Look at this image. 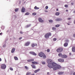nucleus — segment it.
Instances as JSON below:
<instances>
[{"mask_svg":"<svg viewBox=\"0 0 75 75\" xmlns=\"http://www.w3.org/2000/svg\"><path fill=\"white\" fill-rule=\"evenodd\" d=\"M38 20L39 22L40 23H43L44 20H43L41 18H38Z\"/></svg>","mask_w":75,"mask_h":75,"instance_id":"nucleus-6","label":"nucleus"},{"mask_svg":"<svg viewBox=\"0 0 75 75\" xmlns=\"http://www.w3.org/2000/svg\"><path fill=\"white\" fill-rule=\"evenodd\" d=\"M71 54H72V53H69V55H71Z\"/></svg>","mask_w":75,"mask_h":75,"instance_id":"nucleus-48","label":"nucleus"},{"mask_svg":"<svg viewBox=\"0 0 75 75\" xmlns=\"http://www.w3.org/2000/svg\"><path fill=\"white\" fill-rule=\"evenodd\" d=\"M40 71V69H39L37 70H36L34 72L35 73H37L38 72V71Z\"/></svg>","mask_w":75,"mask_h":75,"instance_id":"nucleus-16","label":"nucleus"},{"mask_svg":"<svg viewBox=\"0 0 75 75\" xmlns=\"http://www.w3.org/2000/svg\"><path fill=\"white\" fill-rule=\"evenodd\" d=\"M36 14V13H32V15L33 16H35V15Z\"/></svg>","mask_w":75,"mask_h":75,"instance_id":"nucleus-36","label":"nucleus"},{"mask_svg":"<svg viewBox=\"0 0 75 75\" xmlns=\"http://www.w3.org/2000/svg\"><path fill=\"white\" fill-rule=\"evenodd\" d=\"M1 34H2V33H0V35H1Z\"/></svg>","mask_w":75,"mask_h":75,"instance_id":"nucleus-54","label":"nucleus"},{"mask_svg":"<svg viewBox=\"0 0 75 75\" xmlns=\"http://www.w3.org/2000/svg\"><path fill=\"white\" fill-rule=\"evenodd\" d=\"M56 11H58V9L57 8V9H56Z\"/></svg>","mask_w":75,"mask_h":75,"instance_id":"nucleus-51","label":"nucleus"},{"mask_svg":"<svg viewBox=\"0 0 75 75\" xmlns=\"http://www.w3.org/2000/svg\"><path fill=\"white\" fill-rule=\"evenodd\" d=\"M22 37H20L19 38V40H21L22 38Z\"/></svg>","mask_w":75,"mask_h":75,"instance_id":"nucleus-43","label":"nucleus"},{"mask_svg":"<svg viewBox=\"0 0 75 75\" xmlns=\"http://www.w3.org/2000/svg\"><path fill=\"white\" fill-rule=\"evenodd\" d=\"M31 74V73L29 72H28L27 73L26 75H30Z\"/></svg>","mask_w":75,"mask_h":75,"instance_id":"nucleus-27","label":"nucleus"},{"mask_svg":"<svg viewBox=\"0 0 75 75\" xmlns=\"http://www.w3.org/2000/svg\"><path fill=\"white\" fill-rule=\"evenodd\" d=\"M67 40H66V41H67Z\"/></svg>","mask_w":75,"mask_h":75,"instance_id":"nucleus-58","label":"nucleus"},{"mask_svg":"<svg viewBox=\"0 0 75 75\" xmlns=\"http://www.w3.org/2000/svg\"><path fill=\"white\" fill-rule=\"evenodd\" d=\"M73 75H75V72H74V73H73Z\"/></svg>","mask_w":75,"mask_h":75,"instance_id":"nucleus-50","label":"nucleus"},{"mask_svg":"<svg viewBox=\"0 0 75 75\" xmlns=\"http://www.w3.org/2000/svg\"><path fill=\"white\" fill-rule=\"evenodd\" d=\"M20 33H21V34H23V32H22V31H20Z\"/></svg>","mask_w":75,"mask_h":75,"instance_id":"nucleus-46","label":"nucleus"},{"mask_svg":"<svg viewBox=\"0 0 75 75\" xmlns=\"http://www.w3.org/2000/svg\"><path fill=\"white\" fill-rule=\"evenodd\" d=\"M25 68L26 69H28V67H27V66H25Z\"/></svg>","mask_w":75,"mask_h":75,"instance_id":"nucleus-39","label":"nucleus"},{"mask_svg":"<svg viewBox=\"0 0 75 75\" xmlns=\"http://www.w3.org/2000/svg\"><path fill=\"white\" fill-rule=\"evenodd\" d=\"M0 31H1V30H0Z\"/></svg>","mask_w":75,"mask_h":75,"instance_id":"nucleus-59","label":"nucleus"},{"mask_svg":"<svg viewBox=\"0 0 75 75\" xmlns=\"http://www.w3.org/2000/svg\"><path fill=\"white\" fill-rule=\"evenodd\" d=\"M68 44L67 43H65L64 44V46L65 47H66L68 46Z\"/></svg>","mask_w":75,"mask_h":75,"instance_id":"nucleus-14","label":"nucleus"},{"mask_svg":"<svg viewBox=\"0 0 75 75\" xmlns=\"http://www.w3.org/2000/svg\"><path fill=\"white\" fill-rule=\"evenodd\" d=\"M15 11L16 12L18 11V8H16L15 9Z\"/></svg>","mask_w":75,"mask_h":75,"instance_id":"nucleus-32","label":"nucleus"},{"mask_svg":"<svg viewBox=\"0 0 75 75\" xmlns=\"http://www.w3.org/2000/svg\"><path fill=\"white\" fill-rule=\"evenodd\" d=\"M34 59H30L27 60L28 62H32V61H34Z\"/></svg>","mask_w":75,"mask_h":75,"instance_id":"nucleus-13","label":"nucleus"},{"mask_svg":"<svg viewBox=\"0 0 75 75\" xmlns=\"http://www.w3.org/2000/svg\"><path fill=\"white\" fill-rule=\"evenodd\" d=\"M51 33H49L45 34V37L46 38H48L50 37V36H51Z\"/></svg>","mask_w":75,"mask_h":75,"instance_id":"nucleus-3","label":"nucleus"},{"mask_svg":"<svg viewBox=\"0 0 75 75\" xmlns=\"http://www.w3.org/2000/svg\"><path fill=\"white\" fill-rule=\"evenodd\" d=\"M74 13H75V11H74Z\"/></svg>","mask_w":75,"mask_h":75,"instance_id":"nucleus-57","label":"nucleus"},{"mask_svg":"<svg viewBox=\"0 0 75 75\" xmlns=\"http://www.w3.org/2000/svg\"><path fill=\"white\" fill-rule=\"evenodd\" d=\"M30 44V42H28L25 43L24 45V46H28Z\"/></svg>","mask_w":75,"mask_h":75,"instance_id":"nucleus-8","label":"nucleus"},{"mask_svg":"<svg viewBox=\"0 0 75 75\" xmlns=\"http://www.w3.org/2000/svg\"><path fill=\"white\" fill-rule=\"evenodd\" d=\"M49 23H52L53 22V21L52 20H50L49 21Z\"/></svg>","mask_w":75,"mask_h":75,"instance_id":"nucleus-30","label":"nucleus"},{"mask_svg":"<svg viewBox=\"0 0 75 75\" xmlns=\"http://www.w3.org/2000/svg\"><path fill=\"white\" fill-rule=\"evenodd\" d=\"M15 51V48H13L11 50V52L12 53H14V52Z\"/></svg>","mask_w":75,"mask_h":75,"instance_id":"nucleus-18","label":"nucleus"},{"mask_svg":"<svg viewBox=\"0 0 75 75\" xmlns=\"http://www.w3.org/2000/svg\"><path fill=\"white\" fill-rule=\"evenodd\" d=\"M63 58H67V56L65 54H63L62 56V57Z\"/></svg>","mask_w":75,"mask_h":75,"instance_id":"nucleus-11","label":"nucleus"},{"mask_svg":"<svg viewBox=\"0 0 75 75\" xmlns=\"http://www.w3.org/2000/svg\"><path fill=\"white\" fill-rule=\"evenodd\" d=\"M32 67L33 68H34V69H35V68H36V67H35V66L34 65V64H32L31 65Z\"/></svg>","mask_w":75,"mask_h":75,"instance_id":"nucleus-17","label":"nucleus"},{"mask_svg":"<svg viewBox=\"0 0 75 75\" xmlns=\"http://www.w3.org/2000/svg\"><path fill=\"white\" fill-rule=\"evenodd\" d=\"M42 63L43 65H45V62H42Z\"/></svg>","mask_w":75,"mask_h":75,"instance_id":"nucleus-42","label":"nucleus"},{"mask_svg":"<svg viewBox=\"0 0 75 75\" xmlns=\"http://www.w3.org/2000/svg\"><path fill=\"white\" fill-rule=\"evenodd\" d=\"M1 69H6V65L5 64H2L1 65Z\"/></svg>","mask_w":75,"mask_h":75,"instance_id":"nucleus-5","label":"nucleus"},{"mask_svg":"<svg viewBox=\"0 0 75 75\" xmlns=\"http://www.w3.org/2000/svg\"><path fill=\"white\" fill-rule=\"evenodd\" d=\"M25 9L24 7H23L21 10V12L22 13H24L25 12Z\"/></svg>","mask_w":75,"mask_h":75,"instance_id":"nucleus-10","label":"nucleus"},{"mask_svg":"<svg viewBox=\"0 0 75 75\" xmlns=\"http://www.w3.org/2000/svg\"><path fill=\"white\" fill-rule=\"evenodd\" d=\"M74 24H75V20L74 21Z\"/></svg>","mask_w":75,"mask_h":75,"instance_id":"nucleus-53","label":"nucleus"},{"mask_svg":"<svg viewBox=\"0 0 75 75\" xmlns=\"http://www.w3.org/2000/svg\"><path fill=\"white\" fill-rule=\"evenodd\" d=\"M47 62L48 63L47 66L50 69L53 68V71H56L59 68H61V67L59 65H58L54 62H52V60L51 59H48L47 60Z\"/></svg>","mask_w":75,"mask_h":75,"instance_id":"nucleus-1","label":"nucleus"},{"mask_svg":"<svg viewBox=\"0 0 75 75\" xmlns=\"http://www.w3.org/2000/svg\"><path fill=\"white\" fill-rule=\"evenodd\" d=\"M59 14H60V13H59V12H56L55 13V15H56V16H59Z\"/></svg>","mask_w":75,"mask_h":75,"instance_id":"nucleus-19","label":"nucleus"},{"mask_svg":"<svg viewBox=\"0 0 75 75\" xmlns=\"http://www.w3.org/2000/svg\"><path fill=\"white\" fill-rule=\"evenodd\" d=\"M64 72L62 71H59L58 73V74H59V75H62V74H63Z\"/></svg>","mask_w":75,"mask_h":75,"instance_id":"nucleus-15","label":"nucleus"},{"mask_svg":"<svg viewBox=\"0 0 75 75\" xmlns=\"http://www.w3.org/2000/svg\"><path fill=\"white\" fill-rule=\"evenodd\" d=\"M48 6H46L45 7V9H48Z\"/></svg>","mask_w":75,"mask_h":75,"instance_id":"nucleus-38","label":"nucleus"},{"mask_svg":"<svg viewBox=\"0 0 75 75\" xmlns=\"http://www.w3.org/2000/svg\"><path fill=\"white\" fill-rule=\"evenodd\" d=\"M56 51L58 52H62V51H63V49L62 48H59Z\"/></svg>","mask_w":75,"mask_h":75,"instance_id":"nucleus-4","label":"nucleus"},{"mask_svg":"<svg viewBox=\"0 0 75 75\" xmlns=\"http://www.w3.org/2000/svg\"><path fill=\"white\" fill-rule=\"evenodd\" d=\"M35 46H37V44H35Z\"/></svg>","mask_w":75,"mask_h":75,"instance_id":"nucleus-56","label":"nucleus"},{"mask_svg":"<svg viewBox=\"0 0 75 75\" xmlns=\"http://www.w3.org/2000/svg\"><path fill=\"white\" fill-rule=\"evenodd\" d=\"M62 55H63L62 54V53H60L58 54V56H59V57H61L62 58Z\"/></svg>","mask_w":75,"mask_h":75,"instance_id":"nucleus-22","label":"nucleus"},{"mask_svg":"<svg viewBox=\"0 0 75 75\" xmlns=\"http://www.w3.org/2000/svg\"><path fill=\"white\" fill-rule=\"evenodd\" d=\"M10 69L11 71H13V68L11 67L10 68Z\"/></svg>","mask_w":75,"mask_h":75,"instance_id":"nucleus-37","label":"nucleus"},{"mask_svg":"<svg viewBox=\"0 0 75 75\" xmlns=\"http://www.w3.org/2000/svg\"><path fill=\"white\" fill-rule=\"evenodd\" d=\"M47 75H49V74H50V72H47Z\"/></svg>","mask_w":75,"mask_h":75,"instance_id":"nucleus-45","label":"nucleus"},{"mask_svg":"<svg viewBox=\"0 0 75 75\" xmlns=\"http://www.w3.org/2000/svg\"><path fill=\"white\" fill-rule=\"evenodd\" d=\"M71 18H67L68 20H71Z\"/></svg>","mask_w":75,"mask_h":75,"instance_id":"nucleus-40","label":"nucleus"},{"mask_svg":"<svg viewBox=\"0 0 75 75\" xmlns=\"http://www.w3.org/2000/svg\"><path fill=\"white\" fill-rule=\"evenodd\" d=\"M31 24L28 25L27 26H26V28H28V27H30V26H31Z\"/></svg>","mask_w":75,"mask_h":75,"instance_id":"nucleus-25","label":"nucleus"},{"mask_svg":"<svg viewBox=\"0 0 75 75\" xmlns=\"http://www.w3.org/2000/svg\"><path fill=\"white\" fill-rule=\"evenodd\" d=\"M66 11H68V10H66Z\"/></svg>","mask_w":75,"mask_h":75,"instance_id":"nucleus-52","label":"nucleus"},{"mask_svg":"<svg viewBox=\"0 0 75 75\" xmlns=\"http://www.w3.org/2000/svg\"><path fill=\"white\" fill-rule=\"evenodd\" d=\"M29 53L33 55H37V54L33 52H29Z\"/></svg>","mask_w":75,"mask_h":75,"instance_id":"nucleus-7","label":"nucleus"},{"mask_svg":"<svg viewBox=\"0 0 75 75\" xmlns=\"http://www.w3.org/2000/svg\"><path fill=\"white\" fill-rule=\"evenodd\" d=\"M60 26V25H55L56 27H59Z\"/></svg>","mask_w":75,"mask_h":75,"instance_id":"nucleus-29","label":"nucleus"},{"mask_svg":"<svg viewBox=\"0 0 75 75\" xmlns=\"http://www.w3.org/2000/svg\"><path fill=\"white\" fill-rule=\"evenodd\" d=\"M1 61V58H0V62Z\"/></svg>","mask_w":75,"mask_h":75,"instance_id":"nucleus-49","label":"nucleus"},{"mask_svg":"<svg viewBox=\"0 0 75 75\" xmlns=\"http://www.w3.org/2000/svg\"><path fill=\"white\" fill-rule=\"evenodd\" d=\"M74 4V3H71V5H73V4Z\"/></svg>","mask_w":75,"mask_h":75,"instance_id":"nucleus-47","label":"nucleus"},{"mask_svg":"<svg viewBox=\"0 0 75 75\" xmlns=\"http://www.w3.org/2000/svg\"><path fill=\"white\" fill-rule=\"evenodd\" d=\"M52 30H56V28L54 27H52Z\"/></svg>","mask_w":75,"mask_h":75,"instance_id":"nucleus-26","label":"nucleus"},{"mask_svg":"<svg viewBox=\"0 0 75 75\" xmlns=\"http://www.w3.org/2000/svg\"><path fill=\"white\" fill-rule=\"evenodd\" d=\"M14 59H15L16 61L17 60H18V58H17V57H14Z\"/></svg>","mask_w":75,"mask_h":75,"instance_id":"nucleus-24","label":"nucleus"},{"mask_svg":"<svg viewBox=\"0 0 75 75\" xmlns=\"http://www.w3.org/2000/svg\"><path fill=\"white\" fill-rule=\"evenodd\" d=\"M29 14H30L29 12H27L25 14V15H29Z\"/></svg>","mask_w":75,"mask_h":75,"instance_id":"nucleus-31","label":"nucleus"},{"mask_svg":"<svg viewBox=\"0 0 75 75\" xmlns=\"http://www.w3.org/2000/svg\"><path fill=\"white\" fill-rule=\"evenodd\" d=\"M67 24L68 25H70V24H69V23H67Z\"/></svg>","mask_w":75,"mask_h":75,"instance_id":"nucleus-55","label":"nucleus"},{"mask_svg":"<svg viewBox=\"0 0 75 75\" xmlns=\"http://www.w3.org/2000/svg\"><path fill=\"white\" fill-rule=\"evenodd\" d=\"M32 64H35V65H37V62H32Z\"/></svg>","mask_w":75,"mask_h":75,"instance_id":"nucleus-21","label":"nucleus"},{"mask_svg":"<svg viewBox=\"0 0 75 75\" xmlns=\"http://www.w3.org/2000/svg\"><path fill=\"white\" fill-rule=\"evenodd\" d=\"M57 40V38H53V41H55Z\"/></svg>","mask_w":75,"mask_h":75,"instance_id":"nucleus-34","label":"nucleus"},{"mask_svg":"<svg viewBox=\"0 0 75 75\" xmlns=\"http://www.w3.org/2000/svg\"><path fill=\"white\" fill-rule=\"evenodd\" d=\"M38 55L39 56V57H43V58H44V59L46 58L47 57L45 54H44V53L42 52H40L39 53Z\"/></svg>","mask_w":75,"mask_h":75,"instance_id":"nucleus-2","label":"nucleus"},{"mask_svg":"<svg viewBox=\"0 0 75 75\" xmlns=\"http://www.w3.org/2000/svg\"><path fill=\"white\" fill-rule=\"evenodd\" d=\"M31 46L32 47H35V44L33 43L31 45Z\"/></svg>","mask_w":75,"mask_h":75,"instance_id":"nucleus-28","label":"nucleus"},{"mask_svg":"<svg viewBox=\"0 0 75 75\" xmlns=\"http://www.w3.org/2000/svg\"><path fill=\"white\" fill-rule=\"evenodd\" d=\"M50 49H47V52H50Z\"/></svg>","mask_w":75,"mask_h":75,"instance_id":"nucleus-33","label":"nucleus"},{"mask_svg":"<svg viewBox=\"0 0 75 75\" xmlns=\"http://www.w3.org/2000/svg\"><path fill=\"white\" fill-rule=\"evenodd\" d=\"M34 9H35V10H38L39 9V8L37 7L36 6H35V7L34 8Z\"/></svg>","mask_w":75,"mask_h":75,"instance_id":"nucleus-23","label":"nucleus"},{"mask_svg":"<svg viewBox=\"0 0 75 75\" xmlns=\"http://www.w3.org/2000/svg\"><path fill=\"white\" fill-rule=\"evenodd\" d=\"M73 36L74 37H75V33H74V34H73Z\"/></svg>","mask_w":75,"mask_h":75,"instance_id":"nucleus-41","label":"nucleus"},{"mask_svg":"<svg viewBox=\"0 0 75 75\" xmlns=\"http://www.w3.org/2000/svg\"><path fill=\"white\" fill-rule=\"evenodd\" d=\"M58 61L59 62H63L64 61V59H58Z\"/></svg>","mask_w":75,"mask_h":75,"instance_id":"nucleus-9","label":"nucleus"},{"mask_svg":"<svg viewBox=\"0 0 75 75\" xmlns=\"http://www.w3.org/2000/svg\"><path fill=\"white\" fill-rule=\"evenodd\" d=\"M72 51L73 52H75V47H72Z\"/></svg>","mask_w":75,"mask_h":75,"instance_id":"nucleus-20","label":"nucleus"},{"mask_svg":"<svg viewBox=\"0 0 75 75\" xmlns=\"http://www.w3.org/2000/svg\"><path fill=\"white\" fill-rule=\"evenodd\" d=\"M64 6L65 7L67 8L68 7V5H65Z\"/></svg>","mask_w":75,"mask_h":75,"instance_id":"nucleus-35","label":"nucleus"},{"mask_svg":"<svg viewBox=\"0 0 75 75\" xmlns=\"http://www.w3.org/2000/svg\"><path fill=\"white\" fill-rule=\"evenodd\" d=\"M6 47V44H4V45L3 46V47Z\"/></svg>","mask_w":75,"mask_h":75,"instance_id":"nucleus-44","label":"nucleus"},{"mask_svg":"<svg viewBox=\"0 0 75 75\" xmlns=\"http://www.w3.org/2000/svg\"><path fill=\"white\" fill-rule=\"evenodd\" d=\"M55 20L56 21H59L62 20V19L60 18H57L55 19Z\"/></svg>","mask_w":75,"mask_h":75,"instance_id":"nucleus-12","label":"nucleus"}]
</instances>
